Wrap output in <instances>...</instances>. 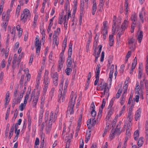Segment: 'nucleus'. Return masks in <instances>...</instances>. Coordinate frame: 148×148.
<instances>
[{
  "label": "nucleus",
  "instance_id": "obj_56",
  "mask_svg": "<svg viewBox=\"0 0 148 148\" xmlns=\"http://www.w3.org/2000/svg\"><path fill=\"white\" fill-rule=\"evenodd\" d=\"M9 95H7V94L6 95V97L5 98L6 103L5 104H8L9 102Z\"/></svg>",
  "mask_w": 148,
  "mask_h": 148
},
{
  "label": "nucleus",
  "instance_id": "obj_54",
  "mask_svg": "<svg viewBox=\"0 0 148 148\" xmlns=\"http://www.w3.org/2000/svg\"><path fill=\"white\" fill-rule=\"evenodd\" d=\"M96 49H95V53L94 54V55L95 56V62H96L98 58L99 57V56H98L96 54Z\"/></svg>",
  "mask_w": 148,
  "mask_h": 148
},
{
  "label": "nucleus",
  "instance_id": "obj_64",
  "mask_svg": "<svg viewBox=\"0 0 148 148\" xmlns=\"http://www.w3.org/2000/svg\"><path fill=\"white\" fill-rule=\"evenodd\" d=\"M112 57H110L108 58V61L109 64H110L112 62Z\"/></svg>",
  "mask_w": 148,
  "mask_h": 148
},
{
  "label": "nucleus",
  "instance_id": "obj_55",
  "mask_svg": "<svg viewBox=\"0 0 148 148\" xmlns=\"http://www.w3.org/2000/svg\"><path fill=\"white\" fill-rule=\"evenodd\" d=\"M130 129H127L126 133V136L129 137L131 135V133L130 132Z\"/></svg>",
  "mask_w": 148,
  "mask_h": 148
},
{
  "label": "nucleus",
  "instance_id": "obj_4",
  "mask_svg": "<svg viewBox=\"0 0 148 148\" xmlns=\"http://www.w3.org/2000/svg\"><path fill=\"white\" fill-rule=\"evenodd\" d=\"M120 127L119 125H118L114 131L112 132V134H110V138L111 140H112L114 137L115 134H116L119 135L121 132V131H120Z\"/></svg>",
  "mask_w": 148,
  "mask_h": 148
},
{
  "label": "nucleus",
  "instance_id": "obj_49",
  "mask_svg": "<svg viewBox=\"0 0 148 148\" xmlns=\"http://www.w3.org/2000/svg\"><path fill=\"white\" fill-rule=\"evenodd\" d=\"M1 66L3 68H4L5 66V62L4 59L3 60L1 61Z\"/></svg>",
  "mask_w": 148,
  "mask_h": 148
},
{
  "label": "nucleus",
  "instance_id": "obj_47",
  "mask_svg": "<svg viewBox=\"0 0 148 148\" xmlns=\"http://www.w3.org/2000/svg\"><path fill=\"white\" fill-rule=\"evenodd\" d=\"M26 77H27V81H25V84L27 82V81H29L30 80L31 78L30 74H28V75H27Z\"/></svg>",
  "mask_w": 148,
  "mask_h": 148
},
{
  "label": "nucleus",
  "instance_id": "obj_16",
  "mask_svg": "<svg viewBox=\"0 0 148 148\" xmlns=\"http://www.w3.org/2000/svg\"><path fill=\"white\" fill-rule=\"evenodd\" d=\"M142 90L140 89V87L139 88V84L138 82H137L136 86V88H135V90L136 91L135 94H139L140 93V91Z\"/></svg>",
  "mask_w": 148,
  "mask_h": 148
},
{
  "label": "nucleus",
  "instance_id": "obj_7",
  "mask_svg": "<svg viewBox=\"0 0 148 148\" xmlns=\"http://www.w3.org/2000/svg\"><path fill=\"white\" fill-rule=\"evenodd\" d=\"M137 39L138 40V42L140 43L141 40L143 39V32L140 30H138L137 32Z\"/></svg>",
  "mask_w": 148,
  "mask_h": 148
},
{
  "label": "nucleus",
  "instance_id": "obj_27",
  "mask_svg": "<svg viewBox=\"0 0 148 148\" xmlns=\"http://www.w3.org/2000/svg\"><path fill=\"white\" fill-rule=\"evenodd\" d=\"M14 130V124L11 127L10 130V131L9 132V138L10 139L11 138V137H12V136L13 135V133Z\"/></svg>",
  "mask_w": 148,
  "mask_h": 148
},
{
  "label": "nucleus",
  "instance_id": "obj_30",
  "mask_svg": "<svg viewBox=\"0 0 148 148\" xmlns=\"http://www.w3.org/2000/svg\"><path fill=\"white\" fill-rule=\"evenodd\" d=\"M139 136V132L138 130H136L134 132V139L135 140L137 139L138 138Z\"/></svg>",
  "mask_w": 148,
  "mask_h": 148
},
{
  "label": "nucleus",
  "instance_id": "obj_43",
  "mask_svg": "<svg viewBox=\"0 0 148 148\" xmlns=\"http://www.w3.org/2000/svg\"><path fill=\"white\" fill-rule=\"evenodd\" d=\"M97 8V5L96 0H94L92 9H96Z\"/></svg>",
  "mask_w": 148,
  "mask_h": 148
},
{
  "label": "nucleus",
  "instance_id": "obj_31",
  "mask_svg": "<svg viewBox=\"0 0 148 148\" xmlns=\"http://www.w3.org/2000/svg\"><path fill=\"white\" fill-rule=\"evenodd\" d=\"M110 45V46H112L113 45V43L114 42L113 39V36L110 35L109 36Z\"/></svg>",
  "mask_w": 148,
  "mask_h": 148
},
{
  "label": "nucleus",
  "instance_id": "obj_50",
  "mask_svg": "<svg viewBox=\"0 0 148 148\" xmlns=\"http://www.w3.org/2000/svg\"><path fill=\"white\" fill-rule=\"evenodd\" d=\"M145 131L146 136L147 137L148 136V126L147 123L146 124Z\"/></svg>",
  "mask_w": 148,
  "mask_h": 148
},
{
  "label": "nucleus",
  "instance_id": "obj_48",
  "mask_svg": "<svg viewBox=\"0 0 148 148\" xmlns=\"http://www.w3.org/2000/svg\"><path fill=\"white\" fill-rule=\"evenodd\" d=\"M28 126L27 128L28 130L30 131L31 130V121L28 120Z\"/></svg>",
  "mask_w": 148,
  "mask_h": 148
},
{
  "label": "nucleus",
  "instance_id": "obj_23",
  "mask_svg": "<svg viewBox=\"0 0 148 148\" xmlns=\"http://www.w3.org/2000/svg\"><path fill=\"white\" fill-rule=\"evenodd\" d=\"M30 93V91H27L25 96V99L24 100V103L25 105L27 103V101L29 98V94Z\"/></svg>",
  "mask_w": 148,
  "mask_h": 148
},
{
  "label": "nucleus",
  "instance_id": "obj_9",
  "mask_svg": "<svg viewBox=\"0 0 148 148\" xmlns=\"http://www.w3.org/2000/svg\"><path fill=\"white\" fill-rule=\"evenodd\" d=\"M83 114L82 111H81V114L80 115L79 117L78 121L77 126V130H79L82 125V118Z\"/></svg>",
  "mask_w": 148,
  "mask_h": 148
},
{
  "label": "nucleus",
  "instance_id": "obj_53",
  "mask_svg": "<svg viewBox=\"0 0 148 148\" xmlns=\"http://www.w3.org/2000/svg\"><path fill=\"white\" fill-rule=\"evenodd\" d=\"M17 92H18V88H15V90L14 92V94H13V95H14V97L15 98H16V97L17 94Z\"/></svg>",
  "mask_w": 148,
  "mask_h": 148
},
{
  "label": "nucleus",
  "instance_id": "obj_45",
  "mask_svg": "<svg viewBox=\"0 0 148 148\" xmlns=\"http://www.w3.org/2000/svg\"><path fill=\"white\" fill-rule=\"evenodd\" d=\"M91 114L92 116L95 117L96 115V112L94 109H92L91 112Z\"/></svg>",
  "mask_w": 148,
  "mask_h": 148
},
{
  "label": "nucleus",
  "instance_id": "obj_14",
  "mask_svg": "<svg viewBox=\"0 0 148 148\" xmlns=\"http://www.w3.org/2000/svg\"><path fill=\"white\" fill-rule=\"evenodd\" d=\"M54 122L53 112L52 111L50 114L49 123L50 124H52V122Z\"/></svg>",
  "mask_w": 148,
  "mask_h": 148
},
{
  "label": "nucleus",
  "instance_id": "obj_13",
  "mask_svg": "<svg viewBox=\"0 0 148 148\" xmlns=\"http://www.w3.org/2000/svg\"><path fill=\"white\" fill-rule=\"evenodd\" d=\"M56 32L55 31H54V33L53 36V43L55 42V44L57 46L58 44V41L57 40V38H58V37L56 35Z\"/></svg>",
  "mask_w": 148,
  "mask_h": 148
},
{
  "label": "nucleus",
  "instance_id": "obj_62",
  "mask_svg": "<svg viewBox=\"0 0 148 148\" xmlns=\"http://www.w3.org/2000/svg\"><path fill=\"white\" fill-rule=\"evenodd\" d=\"M44 138H43L42 140L41 141V143L40 145V148H43V147L44 145Z\"/></svg>",
  "mask_w": 148,
  "mask_h": 148
},
{
  "label": "nucleus",
  "instance_id": "obj_1",
  "mask_svg": "<svg viewBox=\"0 0 148 148\" xmlns=\"http://www.w3.org/2000/svg\"><path fill=\"white\" fill-rule=\"evenodd\" d=\"M76 96L75 95H73V92L72 91L70 95V99L69 100L68 107V108L67 113L70 114H73L74 113L73 108L75 104V100Z\"/></svg>",
  "mask_w": 148,
  "mask_h": 148
},
{
  "label": "nucleus",
  "instance_id": "obj_28",
  "mask_svg": "<svg viewBox=\"0 0 148 148\" xmlns=\"http://www.w3.org/2000/svg\"><path fill=\"white\" fill-rule=\"evenodd\" d=\"M100 65L99 64H98L97 66L96 70H97V72L96 76L99 77V75L100 71Z\"/></svg>",
  "mask_w": 148,
  "mask_h": 148
},
{
  "label": "nucleus",
  "instance_id": "obj_37",
  "mask_svg": "<svg viewBox=\"0 0 148 148\" xmlns=\"http://www.w3.org/2000/svg\"><path fill=\"white\" fill-rule=\"evenodd\" d=\"M70 7V2H65L64 4V8L65 9H69Z\"/></svg>",
  "mask_w": 148,
  "mask_h": 148
},
{
  "label": "nucleus",
  "instance_id": "obj_25",
  "mask_svg": "<svg viewBox=\"0 0 148 148\" xmlns=\"http://www.w3.org/2000/svg\"><path fill=\"white\" fill-rule=\"evenodd\" d=\"M117 31H119L117 35V37H119V38H120L121 35L123 34L124 30L122 29L121 28H120V29L117 28Z\"/></svg>",
  "mask_w": 148,
  "mask_h": 148
},
{
  "label": "nucleus",
  "instance_id": "obj_40",
  "mask_svg": "<svg viewBox=\"0 0 148 148\" xmlns=\"http://www.w3.org/2000/svg\"><path fill=\"white\" fill-rule=\"evenodd\" d=\"M79 148H83V139L82 138L80 140Z\"/></svg>",
  "mask_w": 148,
  "mask_h": 148
},
{
  "label": "nucleus",
  "instance_id": "obj_29",
  "mask_svg": "<svg viewBox=\"0 0 148 148\" xmlns=\"http://www.w3.org/2000/svg\"><path fill=\"white\" fill-rule=\"evenodd\" d=\"M144 12L141 11L139 13V17L140 18V21H141L142 23H143L144 22V19L143 17V14Z\"/></svg>",
  "mask_w": 148,
  "mask_h": 148
},
{
  "label": "nucleus",
  "instance_id": "obj_12",
  "mask_svg": "<svg viewBox=\"0 0 148 148\" xmlns=\"http://www.w3.org/2000/svg\"><path fill=\"white\" fill-rule=\"evenodd\" d=\"M128 26V22L126 20L124 21V22L122 24L121 28L122 29L125 30Z\"/></svg>",
  "mask_w": 148,
  "mask_h": 148
},
{
  "label": "nucleus",
  "instance_id": "obj_36",
  "mask_svg": "<svg viewBox=\"0 0 148 148\" xmlns=\"http://www.w3.org/2000/svg\"><path fill=\"white\" fill-rule=\"evenodd\" d=\"M53 79H58V75L57 72L55 73L52 76Z\"/></svg>",
  "mask_w": 148,
  "mask_h": 148
},
{
  "label": "nucleus",
  "instance_id": "obj_34",
  "mask_svg": "<svg viewBox=\"0 0 148 148\" xmlns=\"http://www.w3.org/2000/svg\"><path fill=\"white\" fill-rule=\"evenodd\" d=\"M72 70L69 67L67 68L65 70L66 74L69 75L70 74V73L72 71Z\"/></svg>",
  "mask_w": 148,
  "mask_h": 148
},
{
  "label": "nucleus",
  "instance_id": "obj_26",
  "mask_svg": "<svg viewBox=\"0 0 148 148\" xmlns=\"http://www.w3.org/2000/svg\"><path fill=\"white\" fill-rule=\"evenodd\" d=\"M143 138L140 137L138 140L137 144L139 147H141L143 144Z\"/></svg>",
  "mask_w": 148,
  "mask_h": 148
},
{
  "label": "nucleus",
  "instance_id": "obj_35",
  "mask_svg": "<svg viewBox=\"0 0 148 148\" xmlns=\"http://www.w3.org/2000/svg\"><path fill=\"white\" fill-rule=\"evenodd\" d=\"M125 100V96H123V95H122L121 98L120 103L121 105H123L124 103Z\"/></svg>",
  "mask_w": 148,
  "mask_h": 148
},
{
  "label": "nucleus",
  "instance_id": "obj_6",
  "mask_svg": "<svg viewBox=\"0 0 148 148\" xmlns=\"http://www.w3.org/2000/svg\"><path fill=\"white\" fill-rule=\"evenodd\" d=\"M108 24V22L107 21H105L103 22V28L102 31V33L104 36L106 35L107 34L108 31L107 30Z\"/></svg>",
  "mask_w": 148,
  "mask_h": 148
},
{
  "label": "nucleus",
  "instance_id": "obj_21",
  "mask_svg": "<svg viewBox=\"0 0 148 148\" xmlns=\"http://www.w3.org/2000/svg\"><path fill=\"white\" fill-rule=\"evenodd\" d=\"M38 97H39L38 96H36L34 97L33 104V107H34L36 106L38 99Z\"/></svg>",
  "mask_w": 148,
  "mask_h": 148
},
{
  "label": "nucleus",
  "instance_id": "obj_33",
  "mask_svg": "<svg viewBox=\"0 0 148 148\" xmlns=\"http://www.w3.org/2000/svg\"><path fill=\"white\" fill-rule=\"evenodd\" d=\"M26 104L25 105L24 103H21L20 106H19V108L21 111H23L24 109V107L25 108Z\"/></svg>",
  "mask_w": 148,
  "mask_h": 148
},
{
  "label": "nucleus",
  "instance_id": "obj_22",
  "mask_svg": "<svg viewBox=\"0 0 148 148\" xmlns=\"http://www.w3.org/2000/svg\"><path fill=\"white\" fill-rule=\"evenodd\" d=\"M134 41V40L133 38L129 39L128 41V44L130 45V48L132 50H134V47L131 46V44H132Z\"/></svg>",
  "mask_w": 148,
  "mask_h": 148
},
{
  "label": "nucleus",
  "instance_id": "obj_20",
  "mask_svg": "<svg viewBox=\"0 0 148 148\" xmlns=\"http://www.w3.org/2000/svg\"><path fill=\"white\" fill-rule=\"evenodd\" d=\"M72 64V58L71 56H68L67 60V67H70Z\"/></svg>",
  "mask_w": 148,
  "mask_h": 148
},
{
  "label": "nucleus",
  "instance_id": "obj_10",
  "mask_svg": "<svg viewBox=\"0 0 148 148\" xmlns=\"http://www.w3.org/2000/svg\"><path fill=\"white\" fill-rule=\"evenodd\" d=\"M49 0H44L42 4V9H47L49 6Z\"/></svg>",
  "mask_w": 148,
  "mask_h": 148
},
{
  "label": "nucleus",
  "instance_id": "obj_57",
  "mask_svg": "<svg viewBox=\"0 0 148 148\" xmlns=\"http://www.w3.org/2000/svg\"><path fill=\"white\" fill-rule=\"evenodd\" d=\"M63 16H60L58 20V23L60 24H62L63 23V21L62 20Z\"/></svg>",
  "mask_w": 148,
  "mask_h": 148
},
{
  "label": "nucleus",
  "instance_id": "obj_63",
  "mask_svg": "<svg viewBox=\"0 0 148 148\" xmlns=\"http://www.w3.org/2000/svg\"><path fill=\"white\" fill-rule=\"evenodd\" d=\"M134 99L136 102H138L139 101V95H136L135 97V98H134Z\"/></svg>",
  "mask_w": 148,
  "mask_h": 148
},
{
  "label": "nucleus",
  "instance_id": "obj_17",
  "mask_svg": "<svg viewBox=\"0 0 148 148\" xmlns=\"http://www.w3.org/2000/svg\"><path fill=\"white\" fill-rule=\"evenodd\" d=\"M72 52V45L71 43L70 42L69 44V47L68 50V56H71Z\"/></svg>",
  "mask_w": 148,
  "mask_h": 148
},
{
  "label": "nucleus",
  "instance_id": "obj_42",
  "mask_svg": "<svg viewBox=\"0 0 148 148\" xmlns=\"http://www.w3.org/2000/svg\"><path fill=\"white\" fill-rule=\"evenodd\" d=\"M4 1L5 0H1L0 5V9H3L4 6Z\"/></svg>",
  "mask_w": 148,
  "mask_h": 148
},
{
  "label": "nucleus",
  "instance_id": "obj_2",
  "mask_svg": "<svg viewBox=\"0 0 148 148\" xmlns=\"http://www.w3.org/2000/svg\"><path fill=\"white\" fill-rule=\"evenodd\" d=\"M63 82V81H62L61 82V84L60 85L59 91L61 92V93H60L58 95V99L59 100V102L60 103H61V101L62 102H63L64 101L66 96V89H64L63 94H62Z\"/></svg>",
  "mask_w": 148,
  "mask_h": 148
},
{
  "label": "nucleus",
  "instance_id": "obj_60",
  "mask_svg": "<svg viewBox=\"0 0 148 148\" xmlns=\"http://www.w3.org/2000/svg\"><path fill=\"white\" fill-rule=\"evenodd\" d=\"M140 93L138 94L140 96V97L142 98V99H144V97L143 96V90H141L140 91Z\"/></svg>",
  "mask_w": 148,
  "mask_h": 148
},
{
  "label": "nucleus",
  "instance_id": "obj_8",
  "mask_svg": "<svg viewBox=\"0 0 148 148\" xmlns=\"http://www.w3.org/2000/svg\"><path fill=\"white\" fill-rule=\"evenodd\" d=\"M9 12H9V11H8L7 14V15L6 18V20L3 22V27L4 28L5 30V31L6 30V27L7 26L8 23V21L9 20Z\"/></svg>",
  "mask_w": 148,
  "mask_h": 148
},
{
  "label": "nucleus",
  "instance_id": "obj_18",
  "mask_svg": "<svg viewBox=\"0 0 148 148\" xmlns=\"http://www.w3.org/2000/svg\"><path fill=\"white\" fill-rule=\"evenodd\" d=\"M90 131H89L86 132V136L85 142L87 143L90 139L91 136L90 133Z\"/></svg>",
  "mask_w": 148,
  "mask_h": 148
},
{
  "label": "nucleus",
  "instance_id": "obj_58",
  "mask_svg": "<svg viewBox=\"0 0 148 148\" xmlns=\"http://www.w3.org/2000/svg\"><path fill=\"white\" fill-rule=\"evenodd\" d=\"M104 53L103 51H102L101 53V62H102L104 60Z\"/></svg>",
  "mask_w": 148,
  "mask_h": 148
},
{
  "label": "nucleus",
  "instance_id": "obj_24",
  "mask_svg": "<svg viewBox=\"0 0 148 148\" xmlns=\"http://www.w3.org/2000/svg\"><path fill=\"white\" fill-rule=\"evenodd\" d=\"M132 121V119L128 120V123H127L126 122H125V125H124L125 126L126 124H127V129H130L132 125V123H131Z\"/></svg>",
  "mask_w": 148,
  "mask_h": 148
},
{
  "label": "nucleus",
  "instance_id": "obj_52",
  "mask_svg": "<svg viewBox=\"0 0 148 148\" xmlns=\"http://www.w3.org/2000/svg\"><path fill=\"white\" fill-rule=\"evenodd\" d=\"M106 104V100L105 99H103L102 101V105H101V107L102 109H103L105 107V105Z\"/></svg>",
  "mask_w": 148,
  "mask_h": 148
},
{
  "label": "nucleus",
  "instance_id": "obj_39",
  "mask_svg": "<svg viewBox=\"0 0 148 148\" xmlns=\"http://www.w3.org/2000/svg\"><path fill=\"white\" fill-rule=\"evenodd\" d=\"M132 110H131V108H130V110L128 113L127 116V118H129V120L132 119H131V115L132 114Z\"/></svg>",
  "mask_w": 148,
  "mask_h": 148
},
{
  "label": "nucleus",
  "instance_id": "obj_61",
  "mask_svg": "<svg viewBox=\"0 0 148 148\" xmlns=\"http://www.w3.org/2000/svg\"><path fill=\"white\" fill-rule=\"evenodd\" d=\"M24 79V76L22 75L21 76V79L20 80V84L21 85H23V84Z\"/></svg>",
  "mask_w": 148,
  "mask_h": 148
},
{
  "label": "nucleus",
  "instance_id": "obj_3",
  "mask_svg": "<svg viewBox=\"0 0 148 148\" xmlns=\"http://www.w3.org/2000/svg\"><path fill=\"white\" fill-rule=\"evenodd\" d=\"M31 16V14L29 10H24L22 12L20 21L23 23H25L27 18H29Z\"/></svg>",
  "mask_w": 148,
  "mask_h": 148
},
{
  "label": "nucleus",
  "instance_id": "obj_59",
  "mask_svg": "<svg viewBox=\"0 0 148 148\" xmlns=\"http://www.w3.org/2000/svg\"><path fill=\"white\" fill-rule=\"evenodd\" d=\"M58 79H53V83L55 86H58Z\"/></svg>",
  "mask_w": 148,
  "mask_h": 148
},
{
  "label": "nucleus",
  "instance_id": "obj_41",
  "mask_svg": "<svg viewBox=\"0 0 148 148\" xmlns=\"http://www.w3.org/2000/svg\"><path fill=\"white\" fill-rule=\"evenodd\" d=\"M48 126L47 128L46 129V131L47 132H49L51 130V125L52 124H50L49 123H48Z\"/></svg>",
  "mask_w": 148,
  "mask_h": 148
},
{
  "label": "nucleus",
  "instance_id": "obj_15",
  "mask_svg": "<svg viewBox=\"0 0 148 148\" xmlns=\"http://www.w3.org/2000/svg\"><path fill=\"white\" fill-rule=\"evenodd\" d=\"M91 77V73L90 72L88 74V79L87 80V84H86V87H85V90H87L88 88L89 85V81Z\"/></svg>",
  "mask_w": 148,
  "mask_h": 148
},
{
  "label": "nucleus",
  "instance_id": "obj_44",
  "mask_svg": "<svg viewBox=\"0 0 148 148\" xmlns=\"http://www.w3.org/2000/svg\"><path fill=\"white\" fill-rule=\"evenodd\" d=\"M9 11V12L10 11V12H9V14L10 13V10H8L7 11V12H4L2 14V19H4L5 16L7 15V12H8V11Z\"/></svg>",
  "mask_w": 148,
  "mask_h": 148
},
{
  "label": "nucleus",
  "instance_id": "obj_19",
  "mask_svg": "<svg viewBox=\"0 0 148 148\" xmlns=\"http://www.w3.org/2000/svg\"><path fill=\"white\" fill-rule=\"evenodd\" d=\"M49 79L47 75L45 76L44 82L45 84V86H46V87H48L49 83Z\"/></svg>",
  "mask_w": 148,
  "mask_h": 148
},
{
  "label": "nucleus",
  "instance_id": "obj_38",
  "mask_svg": "<svg viewBox=\"0 0 148 148\" xmlns=\"http://www.w3.org/2000/svg\"><path fill=\"white\" fill-rule=\"evenodd\" d=\"M77 0H74L73 1V9H76L77 5Z\"/></svg>",
  "mask_w": 148,
  "mask_h": 148
},
{
  "label": "nucleus",
  "instance_id": "obj_32",
  "mask_svg": "<svg viewBox=\"0 0 148 148\" xmlns=\"http://www.w3.org/2000/svg\"><path fill=\"white\" fill-rule=\"evenodd\" d=\"M137 16L136 14L134 13L132 15L131 17V20H133L134 21H136L137 20Z\"/></svg>",
  "mask_w": 148,
  "mask_h": 148
},
{
  "label": "nucleus",
  "instance_id": "obj_46",
  "mask_svg": "<svg viewBox=\"0 0 148 148\" xmlns=\"http://www.w3.org/2000/svg\"><path fill=\"white\" fill-rule=\"evenodd\" d=\"M36 47V53L38 55L40 51V49L41 48V47H40L39 46H38L37 47Z\"/></svg>",
  "mask_w": 148,
  "mask_h": 148
},
{
  "label": "nucleus",
  "instance_id": "obj_5",
  "mask_svg": "<svg viewBox=\"0 0 148 148\" xmlns=\"http://www.w3.org/2000/svg\"><path fill=\"white\" fill-rule=\"evenodd\" d=\"M100 89L101 90H104V95L105 93H108L109 91V89L107 87V84L106 83L101 82L100 84Z\"/></svg>",
  "mask_w": 148,
  "mask_h": 148
},
{
  "label": "nucleus",
  "instance_id": "obj_11",
  "mask_svg": "<svg viewBox=\"0 0 148 148\" xmlns=\"http://www.w3.org/2000/svg\"><path fill=\"white\" fill-rule=\"evenodd\" d=\"M141 110L139 109L136 111L135 115V119L136 121L138 120L141 114Z\"/></svg>",
  "mask_w": 148,
  "mask_h": 148
},
{
  "label": "nucleus",
  "instance_id": "obj_51",
  "mask_svg": "<svg viewBox=\"0 0 148 148\" xmlns=\"http://www.w3.org/2000/svg\"><path fill=\"white\" fill-rule=\"evenodd\" d=\"M16 102H17V100H16V98H14V99L13 101L12 106V107L13 108H14Z\"/></svg>",
  "mask_w": 148,
  "mask_h": 148
}]
</instances>
